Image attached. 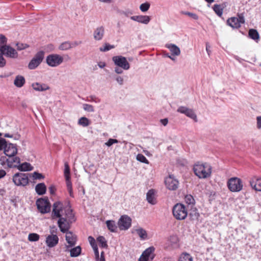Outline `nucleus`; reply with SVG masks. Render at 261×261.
Wrapping results in <instances>:
<instances>
[{"label":"nucleus","instance_id":"c03bdc74","mask_svg":"<svg viewBox=\"0 0 261 261\" xmlns=\"http://www.w3.org/2000/svg\"><path fill=\"white\" fill-rule=\"evenodd\" d=\"M137 160L141 162V163H145V164H148L149 163V162L148 161V160L146 158V157L143 155L142 154H138L137 155Z\"/></svg>","mask_w":261,"mask_h":261},{"label":"nucleus","instance_id":"0e129e2a","mask_svg":"<svg viewBox=\"0 0 261 261\" xmlns=\"http://www.w3.org/2000/svg\"><path fill=\"white\" fill-rule=\"evenodd\" d=\"M115 71L117 74H121L123 72V70L122 68L119 67H116L115 68Z\"/></svg>","mask_w":261,"mask_h":261},{"label":"nucleus","instance_id":"e2e57ef3","mask_svg":"<svg viewBox=\"0 0 261 261\" xmlns=\"http://www.w3.org/2000/svg\"><path fill=\"white\" fill-rule=\"evenodd\" d=\"M66 185L67 189H70L72 188V184L70 180V178H68V179H66Z\"/></svg>","mask_w":261,"mask_h":261},{"label":"nucleus","instance_id":"e433bc0d","mask_svg":"<svg viewBox=\"0 0 261 261\" xmlns=\"http://www.w3.org/2000/svg\"><path fill=\"white\" fill-rule=\"evenodd\" d=\"M78 123L79 125H82L83 127H86L88 126L90 123L89 120L87 118L82 117L79 119Z\"/></svg>","mask_w":261,"mask_h":261},{"label":"nucleus","instance_id":"5701e85b","mask_svg":"<svg viewBox=\"0 0 261 261\" xmlns=\"http://www.w3.org/2000/svg\"><path fill=\"white\" fill-rule=\"evenodd\" d=\"M16 168L20 171L25 172L32 171L34 168L29 163L24 162L22 164L19 163Z\"/></svg>","mask_w":261,"mask_h":261},{"label":"nucleus","instance_id":"338daca9","mask_svg":"<svg viewBox=\"0 0 261 261\" xmlns=\"http://www.w3.org/2000/svg\"><path fill=\"white\" fill-rule=\"evenodd\" d=\"M98 260V259H97ZM99 261H106L105 257V253L103 251H102L100 253V257L98 258Z\"/></svg>","mask_w":261,"mask_h":261},{"label":"nucleus","instance_id":"09e8293b","mask_svg":"<svg viewBox=\"0 0 261 261\" xmlns=\"http://www.w3.org/2000/svg\"><path fill=\"white\" fill-rule=\"evenodd\" d=\"M83 109L85 111L89 112H93L94 111L93 107L91 105L87 103L83 104Z\"/></svg>","mask_w":261,"mask_h":261},{"label":"nucleus","instance_id":"ea45409f","mask_svg":"<svg viewBox=\"0 0 261 261\" xmlns=\"http://www.w3.org/2000/svg\"><path fill=\"white\" fill-rule=\"evenodd\" d=\"M115 47L114 45H111L108 43H106L103 45L99 48V50L102 52H106L113 49Z\"/></svg>","mask_w":261,"mask_h":261},{"label":"nucleus","instance_id":"13d9d810","mask_svg":"<svg viewBox=\"0 0 261 261\" xmlns=\"http://www.w3.org/2000/svg\"><path fill=\"white\" fill-rule=\"evenodd\" d=\"M7 40V39L4 35H3L2 34H0V45L4 44L5 43H6Z\"/></svg>","mask_w":261,"mask_h":261},{"label":"nucleus","instance_id":"69168bd1","mask_svg":"<svg viewBox=\"0 0 261 261\" xmlns=\"http://www.w3.org/2000/svg\"><path fill=\"white\" fill-rule=\"evenodd\" d=\"M160 121L164 126H166L168 124V120L167 118H164L161 119Z\"/></svg>","mask_w":261,"mask_h":261},{"label":"nucleus","instance_id":"4468645a","mask_svg":"<svg viewBox=\"0 0 261 261\" xmlns=\"http://www.w3.org/2000/svg\"><path fill=\"white\" fill-rule=\"evenodd\" d=\"M65 239L68 245L66 246L67 248L74 246L77 241L76 236L71 231L66 232Z\"/></svg>","mask_w":261,"mask_h":261},{"label":"nucleus","instance_id":"6e6d98bb","mask_svg":"<svg viewBox=\"0 0 261 261\" xmlns=\"http://www.w3.org/2000/svg\"><path fill=\"white\" fill-rule=\"evenodd\" d=\"M118 142V141L117 139H109L108 141L105 143V144L107 146H111L114 143H117Z\"/></svg>","mask_w":261,"mask_h":261},{"label":"nucleus","instance_id":"4d7b16f0","mask_svg":"<svg viewBox=\"0 0 261 261\" xmlns=\"http://www.w3.org/2000/svg\"><path fill=\"white\" fill-rule=\"evenodd\" d=\"M89 98H90V99H88V101H94L95 102H99L100 101L99 99L97 98L94 95H91L89 96Z\"/></svg>","mask_w":261,"mask_h":261},{"label":"nucleus","instance_id":"39448f33","mask_svg":"<svg viewBox=\"0 0 261 261\" xmlns=\"http://www.w3.org/2000/svg\"><path fill=\"white\" fill-rule=\"evenodd\" d=\"M228 189L232 192H238L243 189V183L242 180L238 177H231L227 181Z\"/></svg>","mask_w":261,"mask_h":261},{"label":"nucleus","instance_id":"de8ad7c7","mask_svg":"<svg viewBox=\"0 0 261 261\" xmlns=\"http://www.w3.org/2000/svg\"><path fill=\"white\" fill-rule=\"evenodd\" d=\"M30 174H31V177H32L34 179H41L44 178V175L37 172H34L33 173Z\"/></svg>","mask_w":261,"mask_h":261},{"label":"nucleus","instance_id":"f3484780","mask_svg":"<svg viewBox=\"0 0 261 261\" xmlns=\"http://www.w3.org/2000/svg\"><path fill=\"white\" fill-rule=\"evenodd\" d=\"M105 35V28L99 26L96 28L93 32V38L95 40L100 41L102 39Z\"/></svg>","mask_w":261,"mask_h":261},{"label":"nucleus","instance_id":"3c124183","mask_svg":"<svg viewBox=\"0 0 261 261\" xmlns=\"http://www.w3.org/2000/svg\"><path fill=\"white\" fill-rule=\"evenodd\" d=\"M237 19L238 20V22L240 23V24L241 25V24H244L245 22V19L244 16V13H238L237 14Z\"/></svg>","mask_w":261,"mask_h":261},{"label":"nucleus","instance_id":"864d4df0","mask_svg":"<svg viewBox=\"0 0 261 261\" xmlns=\"http://www.w3.org/2000/svg\"><path fill=\"white\" fill-rule=\"evenodd\" d=\"M113 77L119 85H122L123 84L124 80L123 77L119 75H115Z\"/></svg>","mask_w":261,"mask_h":261},{"label":"nucleus","instance_id":"bf43d9fd","mask_svg":"<svg viewBox=\"0 0 261 261\" xmlns=\"http://www.w3.org/2000/svg\"><path fill=\"white\" fill-rule=\"evenodd\" d=\"M48 190L49 193L51 195H54L55 193V191L56 190L55 187L54 185H51L49 188Z\"/></svg>","mask_w":261,"mask_h":261},{"label":"nucleus","instance_id":"2eb2a0df","mask_svg":"<svg viewBox=\"0 0 261 261\" xmlns=\"http://www.w3.org/2000/svg\"><path fill=\"white\" fill-rule=\"evenodd\" d=\"M250 186L256 191H261V177L254 176L249 180Z\"/></svg>","mask_w":261,"mask_h":261},{"label":"nucleus","instance_id":"20e7f679","mask_svg":"<svg viewBox=\"0 0 261 261\" xmlns=\"http://www.w3.org/2000/svg\"><path fill=\"white\" fill-rule=\"evenodd\" d=\"M31 176L30 173H16L13 176V182L17 186L24 187L29 184V177Z\"/></svg>","mask_w":261,"mask_h":261},{"label":"nucleus","instance_id":"774afa93","mask_svg":"<svg viewBox=\"0 0 261 261\" xmlns=\"http://www.w3.org/2000/svg\"><path fill=\"white\" fill-rule=\"evenodd\" d=\"M148 260H149V258H148L145 256H142V255H141L139 259H138V261H148Z\"/></svg>","mask_w":261,"mask_h":261},{"label":"nucleus","instance_id":"473e14b6","mask_svg":"<svg viewBox=\"0 0 261 261\" xmlns=\"http://www.w3.org/2000/svg\"><path fill=\"white\" fill-rule=\"evenodd\" d=\"M248 35L249 37L253 40H256L259 39V34L258 32L255 29H250L248 32Z\"/></svg>","mask_w":261,"mask_h":261},{"label":"nucleus","instance_id":"c9c22d12","mask_svg":"<svg viewBox=\"0 0 261 261\" xmlns=\"http://www.w3.org/2000/svg\"><path fill=\"white\" fill-rule=\"evenodd\" d=\"M178 261H193V257L188 253H183L179 256Z\"/></svg>","mask_w":261,"mask_h":261},{"label":"nucleus","instance_id":"aec40b11","mask_svg":"<svg viewBox=\"0 0 261 261\" xmlns=\"http://www.w3.org/2000/svg\"><path fill=\"white\" fill-rule=\"evenodd\" d=\"M133 20L137 21L139 23H143L145 24H148L150 21V17L147 15H137L133 16L130 17Z\"/></svg>","mask_w":261,"mask_h":261},{"label":"nucleus","instance_id":"f03ea898","mask_svg":"<svg viewBox=\"0 0 261 261\" xmlns=\"http://www.w3.org/2000/svg\"><path fill=\"white\" fill-rule=\"evenodd\" d=\"M212 169L211 166L206 163L197 162L193 167L195 174L200 178L209 177L212 173Z\"/></svg>","mask_w":261,"mask_h":261},{"label":"nucleus","instance_id":"6ab92c4d","mask_svg":"<svg viewBox=\"0 0 261 261\" xmlns=\"http://www.w3.org/2000/svg\"><path fill=\"white\" fill-rule=\"evenodd\" d=\"M31 86L34 90L39 92L45 91L50 89L49 86L47 84L39 82L32 83Z\"/></svg>","mask_w":261,"mask_h":261},{"label":"nucleus","instance_id":"79ce46f5","mask_svg":"<svg viewBox=\"0 0 261 261\" xmlns=\"http://www.w3.org/2000/svg\"><path fill=\"white\" fill-rule=\"evenodd\" d=\"M40 236L35 233H30L28 236V240L31 242H36L39 240Z\"/></svg>","mask_w":261,"mask_h":261},{"label":"nucleus","instance_id":"680f3d73","mask_svg":"<svg viewBox=\"0 0 261 261\" xmlns=\"http://www.w3.org/2000/svg\"><path fill=\"white\" fill-rule=\"evenodd\" d=\"M169 240L173 243H175L177 241V237L176 236H171L169 238Z\"/></svg>","mask_w":261,"mask_h":261},{"label":"nucleus","instance_id":"72a5a7b5","mask_svg":"<svg viewBox=\"0 0 261 261\" xmlns=\"http://www.w3.org/2000/svg\"><path fill=\"white\" fill-rule=\"evenodd\" d=\"M70 256L71 257L78 256L81 252V247L79 246H76L70 250Z\"/></svg>","mask_w":261,"mask_h":261},{"label":"nucleus","instance_id":"603ef678","mask_svg":"<svg viewBox=\"0 0 261 261\" xmlns=\"http://www.w3.org/2000/svg\"><path fill=\"white\" fill-rule=\"evenodd\" d=\"M181 13L186 15H188L195 20H197L198 18V16L197 14L189 12H181Z\"/></svg>","mask_w":261,"mask_h":261},{"label":"nucleus","instance_id":"1a4fd4ad","mask_svg":"<svg viewBox=\"0 0 261 261\" xmlns=\"http://www.w3.org/2000/svg\"><path fill=\"white\" fill-rule=\"evenodd\" d=\"M46 63L50 67H57L63 62V58L58 54H51L47 56Z\"/></svg>","mask_w":261,"mask_h":261},{"label":"nucleus","instance_id":"b1692460","mask_svg":"<svg viewBox=\"0 0 261 261\" xmlns=\"http://www.w3.org/2000/svg\"><path fill=\"white\" fill-rule=\"evenodd\" d=\"M88 241L94 250L96 259H98L99 257V251H98L97 245L96 244V243L95 242L94 238L93 237H92V236H89L88 237Z\"/></svg>","mask_w":261,"mask_h":261},{"label":"nucleus","instance_id":"bb28decb","mask_svg":"<svg viewBox=\"0 0 261 261\" xmlns=\"http://www.w3.org/2000/svg\"><path fill=\"white\" fill-rule=\"evenodd\" d=\"M36 192L39 195H42L46 193V187L44 183H39L35 187Z\"/></svg>","mask_w":261,"mask_h":261},{"label":"nucleus","instance_id":"a211bd4d","mask_svg":"<svg viewBox=\"0 0 261 261\" xmlns=\"http://www.w3.org/2000/svg\"><path fill=\"white\" fill-rule=\"evenodd\" d=\"M4 153L7 156L15 155L17 152V148L16 145L9 143L4 151Z\"/></svg>","mask_w":261,"mask_h":261},{"label":"nucleus","instance_id":"393cba45","mask_svg":"<svg viewBox=\"0 0 261 261\" xmlns=\"http://www.w3.org/2000/svg\"><path fill=\"white\" fill-rule=\"evenodd\" d=\"M227 24L233 29H239L241 27L238 22L237 17H235L228 18L227 20Z\"/></svg>","mask_w":261,"mask_h":261},{"label":"nucleus","instance_id":"9d476101","mask_svg":"<svg viewBox=\"0 0 261 261\" xmlns=\"http://www.w3.org/2000/svg\"><path fill=\"white\" fill-rule=\"evenodd\" d=\"M112 60L115 65L124 70H128L130 68L129 63L126 58L122 56H116L112 58Z\"/></svg>","mask_w":261,"mask_h":261},{"label":"nucleus","instance_id":"423d86ee","mask_svg":"<svg viewBox=\"0 0 261 261\" xmlns=\"http://www.w3.org/2000/svg\"><path fill=\"white\" fill-rule=\"evenodd\" d=\"M44 52L42 50L37 52L28 64V68L33 70L38 67L44 58Z\"/></svg>","mask_w":261,"mask_h":261},{"label":"nucleus","instance_id":"c85d7f7f","mask_svg":"<svg viewBox=\"0 0 261 261\" xmlns=\"http://www.w3.org/2000/svg\"><path fill=\"white\" fill-rule=\"evenodd\" d=\"M189 216L191 220H197L199 217V214L196 207H193V205L191 206V209L189 212Z\"/></svg>","mask_w":261,"mask_h":261},{"label":"nucleus","instance_id":"f257e3e1","mask_svg":"<svg viewBox=\"0 0 261 261\" xmlns=\"http://www.w3.org/2000/svg\"><path fill=\"white\" fill-rule=\"evenodd\" d=\"M63 205L60 201L55 202L53 204L51 217L53 219L59 218L58 221V226L60 231L63 233L68 232L70 227V224L73 222L69 221L66 218L62 217L61 212L63 211Z\"/></svg>","mask_w":261,"mask_h":261},{"label":"nucleus","instance_id":"9b49d317","mask_svg":"<svg viewBox=\"0 0 261 261\" xmlns=\"http://www.w3.org/2000/svg\"><path fill=\"white\" fill-rule=\"evenodd\" d=\"M0 50L2 54L8 57L14 59L18 57V53L16 50L9 45H2L0 47Z\"/></svg>","mask_w":261,"mask_h":261},{"label":"nucleus","instance_id":"4c0bfd02","mask_svg":"<svg viewBox=\"0 0 261 261\" xmlns=\"http://www.w3.org/2000/svg\"><path fill=\"white\" fill-rule=\"evenodd\" d=\"M97 240L98 242L99 243L100 247H101L102 248H107L108 247L107 242V241L104 237L99 236L97 238Z\"/></svg>","mask_w":261,"mask_h":261},{"label":"nucleus","instance_id":"8fccbe9b","mask_svg":"<svg viewBox=\"0 0 261 261\" xmlns=\"http://www.w3.org/2000/svg\"><path fill=\"white\" fill-rule=\"evenodd\" d=\"M150 7V4L148 3L142 4L140 6V9L142 12H146Z\"/></svg>","mask_w":261,"mask_h":261},{"label":"nucleus","instance_id":"a19ab883","mask_svg":"<svg viewBox=\"0 0 261 261\" xmlns=\"http://www.w3.org/2000/svg\"><path fill=\"white\" fill-rule=\"evenodd\" d=\"M185 201L186 203L191 206L195 203V200L191 195H187L185 197Z\"/></svg>","mask_w":261,"mask_h":261},{"label":"nucleus","instance_id":"ddd939ff","mask_svg":"<svg viewBox=\"0 0 261 261\" xmlns=\"http://www.w3.org/2000/svg\"><path fill=\"white\" fill-rule=\"evenodd\" d=\"M167 188L170 190H175L178 188V181L173 175H169L165 180Z\"/></svg>","mask_w":261,"mask_h":261},{"label":"nucleus","instance_id":"052dcab7","mask_svg":"<svg viewBox=\"0 0 261 261\" xmlns=\"http://www.w3.org/2000/svg\"><path fill=\"white\" fill-rule=\"evenodd\" d=\"M256 126L258 128H261V116H257L256 117Z\"/></svg>","mask_w":261,"mask_h":261},{"label":"nucleus","instance_id":"5fc2aeb1","mask_svg":"<svg viewBox=\"0 0 261 261\" xmlns=\"http://www.w3.org/2000/svg\"><path fill=\"white\" fill-rule=\"evenodd\" d=\"M17 49L19 50H21L22 49H24L25 48H27L29 47V45L27 44H23L21 43H17L16 44Z\"/></svg>","mask_w":261,"mask_h":261},{"label":"nucleus","instance_id":"6e6552de","mask_svg":"<svg viewBox=\"0 0 261 261\" xmlns=\"http://www.w3.org/2000/svg\"><path fill=\"white\" fill-rule=\"evenodd\" d=\"M36 204L38 210L42 214L49 213L50 211V204L47 199L39 198Z\"/></svg>","mask_w":261,"mask_h":261},{"label":"nucleus","instance_id":"7ed1b4c3","mask_svg":"<svg viewBox=\"0 0 261 261\" xmlns=\"http://www.w3.org/2000/svg\"><path fill=\"white\" fill-rule=\"evenodd\" d=\"M174 217L179 220H184L188 215L187 210L185 206L181 203H176L172 208Z\"/></svg>","mask_w":261,"mask_h":261},{"label":"nucleus","instance_id":"2f4dec72","mask_svg":"<svg viewBox=\"0 0 261 261\" xmlns=\"http://www.w3.org/2000/svg\"><path fill=\"white\" fill-rule=\"evenodd\" d=\"M107 226L108 229L113 232H115L117 231V226L116 224V223L113 220H107L106 222Z\"/></svg>","mask_w":261,"mask_h":261},{"label":"nucleus","instance_id":"a878e982","mask_svg":"<svg viewBox=\"0 0 261 261\" xmlns=\"http://www.w3.org/2000/svg\"><path fill=\"white\" fill-rule=\"evenodd\" d=\"M25 83V80L24 77L20 75H17L14 81V85L17 88L23 87Z\"/></svg>","mask_w":261,"mask_h":261},{"label":"nucleus","instance_id":"f8f14e48","mask_svg":"<svg viewBox=\"0 0 261 261\" xmlns=\"http://www.w3.org/2000/svg\"><path fill=\"white\" fill-rule=\"evenodd\" d=\"M132 219L127 215H123L119 219L118 225L121 230H127L131 226Z\"/></svg>","mask_w":261,"mask_h":261},{"label":"nucleus","instance_id":"0eeeda50","mask_svg":"<svg viewBox=\"0 0 261 261\" xmlns=\"http://www.w3.org/2000/svg\"><path fill=\"white\" fill-rule=\"evenodd\" d=\"M8 158L5 156L1 158V164L2 165L7 164L9 168H17L20 162V158L15 155L8 156Z\"/></svg>","mask_w":261,"mask_h":261},{"label":"nucleus","instance_id":"dca6fc26","mask_svg":"<svg viewBox=\"0 0 261 261\" xmlns=\"http://www.w3.org/2000/svg\"><path fill=\"white\" fill-rule=\"evenodd\" d=\"M59 242V238L56 234L48 235L46 238L45 243L49 248L56 246Z\"/></svg>","mask_w":261,"mask_h":261},{"label":"nucleus","instance_id":"a18cd8bd","mask_svg":"<svg viewBox=\"0 0 261 261\" xmlns=\"http://www.w3.org/2000/svg\"><path fill=\"white\" fill-rule=\"evenodd\" d=\"M187 116L193 119L195 122L197 121V115L194 112L193 110L190 109L188 113Z\"/></svg>","mask_w":261,"mask_h":261},{"label":"nucleus","instance_id":"412c9836","mask_svg":"<svg viewBox=\"0 0 261 261\" xmlns=\"http://www.w3.org/2000/svg\"><path fill=\"white\" fill-rule=\"evenodd\" d=\"M155 194V191L154 189L149 190L146 194V200L149 203L152 205H154L156 203Z\"/></svg>","mask_w":261,"mask_h":261},{"label":"nucleus","instance_id":"cd10ccee","mask_svg":"<svg viewBox=\"0 0 261 261\" xmlns=\"http://www.w3.org/2000/svg\"><path fill=\"white\" fill-rule=\"evenodd\" d=\"M64 214L67 219L69 220V221H75L74 215L73 213L72 210L70 207H68L65 210Z\"/></svg>","mask_w":261,"mask_h":261},{"label":"nucleus","instance_id":"49530a36","mask_svg":"<svg viewBox=\"0 0 261 261\" xmlns=\"http://www.w3.org/2000/svg\"><path fill=\"white\" fill-rule=\"evenodd\" d=\"M64 175L66 179L70 178V168L67 163H65Z\"/></svg>","mask_w":261,"mask_h":261},{"label":"nucleus","instance_id":"4be33fe9","mask_svg":"<svg viewBox=\"0 0 261 261\" xmlns=\"http://www.w3.org/2000/svg\"><path fill=\"white\" fill-rule=\"evenodd\" d=\"M165 46L170 50L172 56H177L180 55V50L176 45L174 44H167Z\"/></svg>","mask_w":261,"mask_h":261},{"label":"nucleus","instance_id":"58836bf2","mask_svg":"<svg viewBox=\"0 0 261 261\" xmlns=\"http://www.w3.org/2000/svg\"><path fill=\"white\" fill-rule=\"evenodd\" d=\"M213 10L219 16H221L223 14V8L220 5L215 4L213 6Z\"/></svg>","mask_w":261,"mask_h":261},{"label":"nucleus","instance_id":"f704fd0d","mask_svg":"<svg viewBox=\"0 0 261 261\" xmlns=\"http://www.w3.org/2000/svg\"><path fill=\"white\" fill-rule=\"evenodd\" d=\"M73 47L71 43L69 41H65L60 44L59 49L61 50H66Z\"/></svg>","mask_w":261,"mask_h":261},{"label":"nucleus","instance_id":"c756f323","mask_svg":"<svg viewBox=\"0 0 261 261\" xmlns=\"http://www.w3.org/2000/svg\"><path fill=\"white\" fill-rule=\"evenodd\" d=\"M136 232L141 240H145L148 239L147 231L144 229L140 227L136 229Z\"/></svg>","mask_w":261,"mask_h":261},{"label":"nucleus","instance_id":"7c9ffc66","mask_svg":"<svg viewBox=\"0 0 261 261\" xmlns=\"http://www.w3.org/2000/svg\"><path fill=\"white\" fill-rule=\"evenodd\" d=\"M154 251V248L153 247H150L147 248L142 254V256H145L149 259L150 257L151 260H152L154 258V255L151 256V254Z\"/></svg>","mask_w":261,"mask_h":261},{"label":"nucleus","instance_id":"37998d69","mask_svg":"<svg viewBox=\"0 0 261 261\" xmlns=\"http://www.w3.org/2000/svg\"><path fill=\"white\" fill-rule=\"evenodd\" d=\"M190 109L184 107V106H180L177 110V112L181 114H184L187 116L188 113L189 112Z\"/></svg>","mask_w":261,"mask_h":261}]
</instances>
